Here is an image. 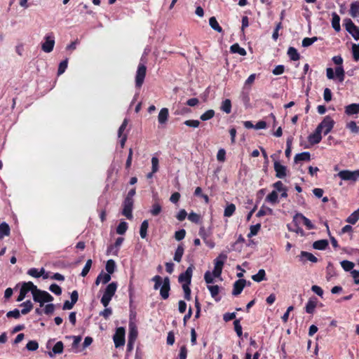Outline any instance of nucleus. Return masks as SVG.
Listing matches in <instances>:
<instances>
[{
  "label": "nucleus",
  "instance_id": "nucleus-4",
  "mask_svg": "<svg viewBox=\"0 0 359 359\" xmlns=\"http://www.w3.org/2000/svg\"><path fill=\"white\" fill-rule=\"evenodd\" d=\"M33 299L35 302L40 304V306H42L46 302H50L53 300V297L46 291L41 290L36 288L32 291Z\"/></svg>",
  "mask_w": 359,
  "mask_h": 359
},
{
  "label": "nucleus",
  "instance_id": "nucleus-47",
  "mask_svg": "<svg viewBox=\"0 0 359 359\" xmlns=\"http://www.w3.org/2000/svg\"><path fill=\"white\" fill-rule=\"evenodd\" d=\"M151 280L153 282H154V290H158L160 288V287H161V285H163V280H162V278L160 276H155L152 278Z\"/></svg>",
  "mask_w": 359,
  "mask_h": 359
},
{
  "label": "nucleus",
  "instance_id": "nucleus-63",
  "mask_svg": "<svg viewBox=\"0 0 359 359\" xmlns=\"http://www.w3.org/2000/svg\"><path fill=\"white\" fill-rule=\"evenodd\" d=\"M353 55L355 60H359V45L353 44Z\"/></svg>",
  "mask_w": 359,
  "mask_h": 359
},
{
  "label": "nucleus",
  "instance_id": "nucleus-37",
  "mask_svg": "<svg viewBox=\"0 0 359 359\" xmlns=\"http://www.w3.org/2000/svg\"><path fill=\"white\" fill-rule=\"evenodd\" d=\"M287 55L292 60L297 61L299 59V54L296 48L290 47L287 50Z\"/></svg>",
  "mask_w": 359,
  "mask_h": 359
},
{
  "label": "nucleus",
  "instance_id": "nucleus-12",
  "mask_svg": "<svg viewBox=\"0 0 359 359\" xmlns=\"http://www.w3.org/2000/svg\"><path fill=\"white\" fill-rule=\"evenodd\" d=\"M45 41L41 45V49L45 53H50L54 48L55 45V37L53 34L46 35L44 37Z\"/></svg>",
  "mask_w": 359,
  "mask_h": 359
},
{
  "label": "nucleus",
  "instance_id": "nucleus-41",
  "mask_svg": "<svg viewBox=\"0 0 359 359\" xmlns=\"http://www.w3.org/2000/svg\"><path fill=\"white\" fill-rule=\"evenodd\" d=\"M266 276L265 271L264 269H259L258 273L255 275H253L252 276V278L254 281L256 282H261L262 280H264Z\"/></svg>",
  "mask_w": 359,
  "mask_h": 359
},
{
  "label": "nucleus",
  "instance_id": "nucleus-27",
  "mask_svg": "<svg viewBox=\"0 0 359 359\" xmlns=\"http://www.w3.org/2000/svg\"><path fill=\"white\" fill-rule=\"evenodd\" d=\"M161 205L158 201H155L151 205L150 213L153 216H157L161 213Z\"/></svg>",
  "mask_w": 359,
  "mask_h": 359
},
{
  "label": "nucleus",
  "instance_id": "nucleus-22",
  "mask_svg": "<svg viewBox=\"0 0 359 359\" xmlns=\"http://www.w3.org/2000/svg\"><path fill=\"white\" fill-rule=\"evenodd\" d=\"M169 116V111L167 108H162L158 116V121L160 124H164L167 122Z\"/></svg>",
  "mask_w": 359,
  "mask_h": 359
},
{
  "label": "nucleus",
  "instance_id": "nucleus-26",
  "mask_svg": "<svg viewBox=\"0 0 359 359\" xmlns=\"http://www.w3.org/2000/svg\"><path fill=\"white\" fill-rule=\"evenodd\" d=\"M10 234V227L6 222L0 224V240Z\"/></svg>",
  "mask_w": 359,
  "mask_h": 359
},
{
  "label": "nucleus",
  "instance_id": "nucleus-16",
  "mask_svg": "<svg viewBox=\"0 0 359 359\" xmlns=\"http://www.w3.org/2000/svg\"><path fill=\"white\" fill-rule=\"evenodd\" d=\"M274 170L276 172V175L278 178H283L287 175V168L278 161L274 162Z\"/></svg>",
  "mask_w": 359,
  "mask_h": 359
},
{
  "label": "nucleus",
  "instance_id": "nucleus-55",
  "mask_svg": "<svg viewBox=\"0 0 359 359\" xmlns=\"http://www.w3.org/2000/svg\"><path fill=\"white\" fill-rule=\"evenodd\" d=\"M67 64H68L67 59L62 61L60 63L59 67H58V72H57V74L59 75H61L62 74H63L65 72V70H66V69L67 67Z\"/></svg>",
  "mask_w": 359,
  "mask_h": 359
},
{
  "label": "nucleus",
  "instance_id": "nucleus-50",
  "mask_svg": "<svg viewBox=\"0 0 359 359\" xmlns=\"http://www.w3.org/2000/svg\"><path fill=\"white\" fill-rule=\"evenodd\" d=\"M260 228L261 225L259 224L251 226L250 229V233H248V236L250 238L257 235Z\"/></svg>",
  "mask_w": 359,
  "mask_h": 359
},
{
  "label": "nucleus",
  "instance_id": "nucleus-2",
  "mask_svg": "<svg viewBox=\"0 0 359 359\" xmlns=\"http://www.w3.org/2000/svg\"><path fill=\"white\" fill-rule=\"evenodd\" d=\"M193 270V265L189 266L184 273H182L179 276L178 278L179 282L182 284V289L184 292V298L187 300L191 299V290L189 285L191 281Z\"/></svg>",
  "mask_w": 359,
  "mask_h": 359
},
{
  "label": "nucleus",
  "instance_id": "nucleus-9",
  "mask_svg": "<svg viewBox=\"0 0 359 359\" xmlns=\"http://www.w3.org/2000/svg\"><path fill=\"white\" fill-rule=\"evenodd\" d=\"M36 288V285L32 282L24 283L20 288V294L17 298V302H22L26 297L29 292L32 293V291Z\"/></svg>",
  "mask_w": 359,
  "mask_h": 359
},
{
  "label": "nucleus",
  "instance_id": "nucleus-6",
  "mask_svg": "<svg viewBox=\"0 0 359 359\" xmlns=\"http://www.w3.org/2000/svg\"><path fill=\"white\" fill-rule=\"evenodd\" d=\"M337 176L344 181L356 182L359 178V170H344L338 172Z\"/></svg>",
  "mask_w": 359,
  "mask_h": 359
},
{
  "label": "nucleus",
  "instance_id": "nucleus-24",
  "mask_svg": "<svg viewBox=\"0 0 359 359\" xmlns=\"http://www.w3.org/2000/svg\"><path fill=\"white\" fill-rule=\"evenodd\" d=\"M332 17V26L333 29L338 32L341 29L340 18L336 13H333Z\"/></svg>",
  "mask_w": 359,
  "mask_h": 359
},
{
  "label": "nucleus",
  "instance_id": "nucleus-46",
  "mask_svg": "<svg viewBox=\"0 0 359 359\" xmlns=\"http://www.w3.org/2000/svg\"><path fill=\"white\" fill-rule=\"evenodd\" d=\"M214 116H215V111L212 109H209V110L206 111L205 113H203V114H201L200 118L202 121H208V120L211 119L212 117H214Z\"/></svg>",
  "mask_w": 359,
  "mask_h": 359
},
{
  "label": "nucleus",
  "instance_id": "nucleus-31",
  "mask_svg": "<svg viewBox=\"0 0 359 359\" xmlns=\"http://www.w3.org/2000/svg\"><path fill=\"white\" fill-rule=\"evenodd\" d=\"M221 110L226 114H230L231 111V102L229 99L224 100L221 104Z\"/></svg>",
  "mask_w": 359,
  "mask_h": 359
},
{
  "label": "nucleus",
  "instance_id": "nucleus-36",
  "mask_svg": "<svg viewBox=\"0 0 359 359\" xmlns=\"http://www.w3.org/2000/svg\"><path fill=\"white\" fill-rule=\"evenodd\" d=\"M149 227V222L147 220H144L140 226V234L142 238H145L147 235V229Z\"/></svg>",
  "mask_w": 359,
  "mask_h": 359
},
{
  "label": "nucleus",
  "instance_id": "nucleus-56",
  "mask_svg": "<svg viewBox=\"0 0 359 359\" xmlns=\"http://www.w3.org/2000/svg\"><path fill=\"white\" fill-rule=\"evenodd\" d=\"M299 224L294 223V227H292L290 225H287V228L290 231L295 232L298 234L304 235V231L299 226Z\"/></svg>",
  "mask_w": 359,
  "mask_h": 359
},
{
  "label": "nucleus",
  "instance_id": "nucleus-58",
  "mask_svg": "<svg viewBox=\"0 0 359 359\" xmlns=\"http://www.w3.org/2000/svg\"><path fill=\"white\" fill-rule=\"evenodd\" d=\"M200 215L194 212H190L188 215L189 220L196 224L200 222Z\"/></svg>",
  "mask_w": 359,
  "mask_h": 359
},
{
  "label": "nucleus",
  "instance_id": "nucleus-51",
  "mask_svg": "<svg viewBox=\"0 0 359 359\" xmlns=\"http://www.w3.org/2000/svg\"><path fill=\"white\" fill-rule=\"evenodd\" d=\"M318 40V38L316 36L312 37V38H304L302 40V46L303 47H308L312 45L314 42H316Z\"/></svg>",
  "mask_w": 359,
  "mask_h": 359
},
{
  "label": "nucleus",
  "instance_id": "nucleus-34",
  "mask_svg": "<svg viewBox=\"0 0 359 359\" xmlns=\"http://www.w3.org/2000/svg\"><path fill=\"white\" fill-rule=\"evenodd\" d=\"M350 13L353 18L359 17V1H355L351 4Z\"/></svg>",
  "mask_w": 359,
  "mask_h": 359
},
{
  "label": "nucleus",
  "instance_id": "nucleus-33",
  "mask_svg": "<svg viewBox=\"0 0 359 359\" xmlns=\"http://www.w3.org/2000/svg\"><path fill=\"white\" fill-rule=\"evenodd\" d=\"M184 247L182 245H179L174 255V260L177 262H180L184 254Z\"/></svg>",
  "mask_w": 359,
  "mask_h": 359
},
{
  "label": "nucleus",
  "instance_id": "nucleus-7",
  "mask_svg": "<svg viewBox=\"0 0 359 359\" xmlns=\"http://www.w3.org/2000/svg\"><path fill=\"white\" fill-rule=\"evenodd\" d=\"M227 258V256L224 254H220L215 260H214V269L213 273L215 277L219 278L220 277L222 271V268Z\"/></svg>",
  "mask_w": 359,
  "mask_h": 359
},
{
  "label": "nucleus",
  "instance_id": "nucleus-40",
  "mask_svg": "<svg viewBox=\"0 0 359 359\" xmlns=\"http://www.w3.org/2000/svg\"><path fill=\"white\" fill-rule=\"evenodd\" d=\"M236 210V206L233 203H230L227 205V206L224 209V216L226 217H230L233 215Z\"/></svg>",
  "mask_w": 359,
  "mask_h": 359
},
{
  "label": "nucleus",
  "instance_id": "nucleus-61",
  "mask_svg": "<svg viewBox=\"0 0 359 359\" xmlns=\"http://www.w3.org/2000/svg\"><path fill=\"white\" fill-rule=\"evenodd\" d=\"M20 312L18 309H15L13 311H10L6 313V316L8 318H14L15 319H18L20 318Z\"/></svg>",
  "mask_w": 359,
  "mask_h": 359
},
{
  "label": "nucleus",
  "instance_id": "nucleus-57",
  "mask_svg": "<svg viewBox=\"0 0 359 359\" xmlns=\"http://www.w3.org/2000/svg\"><path fill=\"white\" fill-rule=\"evenodd\" d=\"M26 348L29 351H36L39 348V344L36 341H29L27 345Z\"/></svg>",
  "mask_w": 359,
  "mask_h": 359
},
{
  "label": "nucleus",
  "instance_id": "nucleus-10",
  "mask_svg": "<svg viewBox=\"0 0 359 359\" xmlns=\"http://www.w3.org/2000/svg\"><path fill=\"white\" fill-rule=\"evenodd\" d=\"M125 329L123 327H118L113 337L114 345L116 348L122 346L125 344Z\"/></svg>",
  "mask_w": 359,
  "mask_h": 359
},
{
  "label": "nucleus",
  "instance_id": "nucleus-1",
  "mask_svg": "<svg viewBox=\"0 0 359 359\" xmlns=\"http://www.w3.org/2000/svg\"><path fill=\"white\" fill-rule=\"evenodd\" d=\"M334 64L338 65L334 70L331 67L326 69V76L328 79L338 80L339 82L342 83L345 79V72L342 67L343 59L341 56L337 55L332 57Z\"/></svg>",
  "mask_w": 359,
  "mask_h": 359
},
{
  "label": "nucleus",
  "instance_id": "nucleus-17",
  "mask_svg": "<svg viewBox=\"0 0 359 359\" xmlns=\"http://www.w3.org/2000/svg\"><path fill=\"white\" fill-rule=\"evenodd\" d=\"M246 280L244 279H239L236 280L233 284V289L232 291V294L234 296H237L241 293L243 288L245 286Z\"/></svg>",
  "mask_w": 359,
  "mask_h": 359
},
{
  "label": "nucleus",
  "instance_id": "nucleus-25",
  "mask_svg": "<svg viewBox=\"0 0 359 359\" xmlns=\"http://www.w3.org/2000/svg\"><path fill=\"white\" fill-rule=\"evenodd\" d=\"M310 154L307 151L302 152L300 154H296L294 156V162L298 163L299 161H310Z\"/></svg>",
  "mask_w": 359,
  "mask_h": 359
},
{
  "label": "nucleus",
  "instance_id": "nucleus-23",
  "mask_svg": "<svg viewBox=\"0 0 359 359\" xmlns=\"http://www.w3.org/2000/svg\"><path fill=\"white\" fill-rule=\"evenodd\" d=\"M208 289L212 297L214 298L216 302L220 301L221 297L219 296V287L218 285H208Z\"/></svg>",
  "mask_w": 359,
  "mask_h": 359
},
{
  "label": "nucleus",
  "instance_id": "nucleus-43",
  "mask_svg": "<svg viewBox=\"0 0 359 359\" xmlns=\"http://www.w3.org/2000/svg\"><path fill=\"white\" fill-rule=\"evenodd\" d=\"M341 266L343 269L346 271H351L354 267V263L348 260H344L341 262Z\"/></svg>",
  "mask_w": 359,
  "mask_h": 359
},
{
  "label": "nucleus",
  "instance_id": "nucleus-20",
  "mask_svg": "<svg viewBox=\"0 0 359 359\" xmlns=\"http://www.w3.org/2000/svg\"><path fill=\"white\" fill-rule=\"evenodd\" d=\"M322 133L316 128L315 132L308 137V140L311 144H318L322 140Z\"/></svg>",
  "mask_w": 359,
  "mask_h": 359
},
{
  "label": "nucleus",
  "instance_id": "nucleus-49",
  "mask_svg": "<svg viewBox=\"0 0 359 359\" xmlns=\"http://www.w3.org/2000/svg\"><path fill=\"white\" fill-rule=\"evenodd\" d=\"M52 351L54 354H60L63 351V344L62 341H57L53 346Z\"/></svg>",
  "mask_w": 359,
  "mask_h": 359
},
{
  "label": "nucleus",
  "instance_id": "nucleus-42",
  "mask_svg": "<svg viewBox=\"0 0 359 359\" xmlns=\"http://www.w3.org/2000/svg\"><path fill=\"white\" fill-rule=\"evenodd\" d=\"M106 271L109 273H113L116 269V263L113 259H109L105 266Z\"/></svg>",
  "mask_w": 359,
  "mask_h": 359
},
{
  "label": "nucleus",
  "instance_id": "nucleus-45",
  "mask_svg": "<svg viewBox=\"0 0 359 359\" xmlns=\"http://www.w3.org/2000/svg\"><path fill=\"white\" fill-rule=\"evenodd\" d=\"M128 224L127 222L123 221L121 222L118 226L116 228V233L120 235H123L126 233L128 229Z\"/></svg>",
  "mask_w": 359,
  "mask_h": 359
},
{
  "label": "nucleus",
  "instance_id": "nucleus-3",
  "mask_svg": "<svg viewBox=\"0 0 359 359\" xmlns=\"http://www.w3.org/2000/svg\"><path fill=\"white\" fill-rule=\"evenodd\" d=\"M117 287L118 284L116 282H112L106 287L100 301L104 307L108 306L109 304L110 301L116 293Z\"/></svg>",
  "mask_w": 359,
  "mask_h": 359
},
{
  "label": "nucleus",
  "instance_id": "nucleus-21",
  "mask_svg": "<svg viewBox=\"0 0 359 359\" xmlns=\"http://www.w3.org/2000/svg\"><path fill=\"white\" fill-rule=\"evenodd\" d=\"M111 273L101 272L95 280V285H98L100 283L106 284L111 280Z\"/></svg>",
  "mask_w": 359,
  "mask_h": 359
},
{
  "label": "nucleus",
  "instance_id": "nucleus-44",
  "mask_svg": "<svg viewBox=\"0 0 359 359\" xmlns=\"http://www.w3.org/2000/svg\"><path fill=\"white\" fill-rule=\"evenodd\" d=\"M273 214V210L270 208L262 206L260 210L258 211L257 215L258 217H262L264 215H271Z\"/></svg>",
  "mask_w": 359,
  "mask_h": 359
},
{
  "label": "nucleus",
  "instance_id": "nucleus-48",
  "mask_svg": "<svg viewBox=\"0 0 359 359\" xmlns=\"http://www.w3.org/2000/svg\"><path fill=\"white\" fill-rule=\"evenodd\" d=\"M346 128H348L351 133L358 134L359 133V127L357 126L355 121H351L346 125Z\"/></svg>",
  "mask_w": 359,
  "mask_h": 359
},
{
  "label": "nucleus",
  "instance_id": "nucleus-19",
  "mask_svg": "<svg viewBox=\"0 0 359 359\" xmlns=\"http://www.w3.org/2000/svg\"><path fill=\"white\" fill-rule=\"evenodd\" d=\"M318 300L316 297H311L306 304L305 310L307 313L312 314L317 306Z\"/></svg>",
  "mask_w": 359,
  "mask_h": 359
},
{
  "label": "nucleus",
  "instance_id": "nucleus-29",
  "mask_svg": "<svg viewBox=\"0 0 359 359\" xmlns=\"http://www.w3.org/2000/svg\"><path fill=\"white\" fill-rule=\"evenodd\" d=\"M328 245V241L327 240L323 239L315 241L313 244V248L316 250H325Z\"/></svg>",
  "mask_w": 359,
  "mask_h": 359
},
{
  "label": "nucleus",
  "instance_id": "nucleus-35",
  "mask_svg": "<svg viewBox=\"0 0 359 359\" xmlns=\"http://www.w3.org/2000/svg\"><path fill=\"white\" fill-rule=\"evenodd\" d=\"M300 257L302 259H305L313 263H316L318 261V259L313 254L305 251L301 252Z\"/></svg>",
  "mask_w": 359,
  "mask_h": 359
},
{
  "label": "nucleus",
  "instance_id": "nucleus-53",
  "mask_svg": "<svg viewBox=\"0 0 359 359\" xmlns=\"http://www.w3.org/2000/svg\"><path fill=\"white\" fill-rule=\"evenodd\" d=\"M91 266H92V260L88 259L82 271H81V275L83 277H85L88 273L90 269L91 268Z\"/></svg>",
  "mask_w": 359,
  "mask_h": 359
},
{
  "label": "nucleus",
  "instance_id": "nucleus-60",
  "mask_svg": "<svg viewBox=\"0 0 359 359\" xmlns=\"http://www.w3.org/2000/svg\"><path fill=\"white\" fill-rule=\"evenodd\" d=\"M49 290L56 295H60L62 293V289L61 287L57 285V284H52L50 285Z\"/></svg>",
  "mask_w": 359,
  "mask_h": 359
},
{
  "label": "nucleus",
  "instance_id": "nucleus-14",
  "mask_svg": "<svg viewBox=\"0 0 359 359\" xmlns=\"http://www.w3.org/2000/svg\"><path fill=\"white\" fill-rule=\"evenodd\" d=\"M170 289V279L168 277H165L163 280V285L160 288V294L163 299H167L168 298Z\"/></svg>",
  "mask_w": 359,
  "mask_h": 359
},
{
  "label": "nucleus",
  "instance_id": "nucleus-11",
  "mask_svg": "<svg viewBox=\"0 0 359 359\" xmlns=\"http://www.w3.org/2000/svg\"><path fill=\"white\" fill-rule=\"evenodd\" d=\"M293 222L295 224H303L309 230L315 229V226L313 224L311 220L303 215L302 213H297L293 217Z\"/></svg>",
  "mask_w": 359,
  "mask_h": 359
},
{
  "label": "nucleus",
  "instance_id": "nucleus-18",
  "mask_svg": "<svg viewBox=\"0 0 359 359\" xmlns=\"http://www.w3.org/2000/svg\"><path fill=\"white\" fill-rule=\"evenodd\" d=\"M345 114L348 116L359 114V103H353L346 106Z\"/></svg>",
  "mask_w": 359,
  "mask_h": 359
},
{
  "label": "nucleus",
  "instance_id": "nucleus-32",
  "mask_svg": "<svg viewBox=\"0 0 359 359\" xmlns=\"http://www.w3.org/2000/svg\"><path fill=\"white\" fill-rule=\"evenodd\" d=\"M358 220L359 209L356 210L351 215H349L346 219V222L351 224H355Z\"/></svg>",
  "mask_w": 359,
  "mask_h": 359
},
{
  "label": "nucleus",
  "instance_id": "nucleus-30",
  "mask_svg": "<svg viewBox=\"0 0 359 359\" xmlns=\"http://www.w3.org/2000/svg\"><path fill=\"white\" fill-rule=\"evenodd\" d=\"M266 201L272 205L278 203V195L276 191H271L266 198Z\"/></svg>",
  "mask_w": 359,
  "mask_h": 359
},
{
  "label": "nucleus",
  "instance_id": "nucleus-15",
  "mask_svg": "<svg viewBox=\"0 0 359 359\" xmlns=\"http://www.w3.org/2000/svg\"><path fill=\"white\" fill-rule=\"evenodd\" d=\"M137 337V329L135 325L133 323H129V335H128V347H132L133 342Z\"/></svg>",
  "mask_w": 359,
  "mask_h": 359
},
{
  "label": "nucleus",
  "instance_id": "nucleus-8",
  "mask_svg": "<svg viewBox=\"0 0 359 359\" xmlns=\"http://www.w3.org/2000/svg\"><path fill=\"white\" fill-rule=\"evenodd\" d=\"M147 67L144 64L140 63L135 75V86L140 88L144 83L146 76Z\"/></svg>",
  "mask_w": 359,
  "mask_h": 359
},
{
  "label": "nucleus",
  "instance_id": "nucleus-54",
  "mask_svg": "<svg viewBox=\"0 0 359 359\" xmlns=\"http://www.w3.org/2000/svg\"><path fill=\"white\" fill-rule=\"evenodd\" d=\"M158 158L156 156H153L151 158V170L153 171V172H157L158 171Z\"/></svg>",
  "mask_w": 359,
  "mask_h": 359
},
{
  "label": "nucleus",
  "instance_id": "nucleus-64",
  "mask_svg": "<svg viewBox=\"0 0 359 359\" xmlns=\"http://www.w3.org/2000/svg\"><path fill=\"white\" fill-rule=\"evenodd\" d=\"M351 273L353 278L354 283L355 285H359V271L352 270Z\"/></svg>",
  "mask_w": 359,
  "mask_h": 359
},
{
  "label": "nucleus",
  "instance_id": "nucleus-5",
  "mask_svg": "<svg viewBox=\"0 0 359 359\" xmlns=\"http://www.w3.org/2000/svg\"><path fill=\"white\" fill-rule=\"evenodd\" d=\"M334 123V121L330 116H326L316 128L320 133L326 135L332 130Z\"/></svg>",
  "mask_w": 359,
  "mask_h": 359
},
{
  "label": "nucleus",
  "instance_id": "nucleus-38",
  "mask_svg": "<svg viewBox=\"0 0 359 359\" xmlns=\"http://www.w3.org/2000/svg\"><path fill=\"white\" fill-rule=\"evenodd\" d=\"M21 306H22L23 308L20 312L22 314L25 315V314L28 313L32 309L33 304L30 300H27V301L23 302L21 304Z\"/></svg>",
  "mask_w": 359,
  "mask_h": 359
},
{
  "label": "nucleus",
  "instance_id": "nucleus-39",
  "mask_svg": "<svg viewBox=\"0 0 359 359\" xmlns=\"http://www.w3.org/2000/svg\"><path fill=\"white\" fill-rule=\"evenodd\" d=\"M209 24H210V26L215 31L218 32H222V28L221 27V26L219 25V23L217 22L216 18L215 17H211L210 19H209Z\"/></svg>",
  "mask_w": 359,
  "mask_h": 359
},
{
  "label": "nucleus",
  "instance_id": "nucleus-62",
  "mask_svg": "<svg viewBox=\"0 0 359 359\" xmlns=\"http://www.w3.org/2000/svg\"><path fill=\"white\" fill-rule=\"evenodd\" d=\"M185 236H186V231L184 229H180L175 232V238L177 241H181L184 238Z\"/></svg>",
  "mask_w": 359,
  "mask_h": 359
},
{
  "label": "nucleus",
  "instance_id": "nucleus-52",
  "mask_svg": "<svg viewBox=\"0 0 359 359\" xmlns=\"http://www.w3.org/2000/svg\"><path fill=\"white\" fill-rule=\"evenodd\" d=\"M214 273L209 271H206L204 275V279L206 283L210 284L214 282L215 278Z\"/></svg>",
  "mask_w": 359,
  "mask_h": 359
},
{
  "label": "nucleus",
  "instance_id": "nucleus-13",
  "mask_svg": "<svg viewBox=\"0 0 359 359\" xmlns=\"http://www.w3.org/2000/svg\"><path fill=\"white\" fill-rule=\"evenodd\" d=\"M123 208L122 211V214L126 216L128 219H131L133 218V200L125 199L123 201Z\"/></svg>",
  "mask_w": 359,
  "mask_h": 359
},
{
  "label": "nucleus",
  "instance_id": "nucleus-28",
  "mask_svg": "<svg viewBox=\"0 0 359 359\" xmlns=\"http://www.w3.org/2000/svg\"><path fill=\"white\" fill-rule=\"evenodd\" d=\"M231 52L233 53H238L240 55L244 56L246 55V50L241 47L238 43L233 44L230 48Z\"/></svg>",
  "mask_w": 359,
  "mask_h": 359
},
{
  "label": "nucleus",
  "instance_id": "nucleus-59",
  "mask_svg": "<svg viewBox=\"0 0 359 359\" xmlns=\"http://www.w3.org/2000/svg\"><path fill=\"white\" fill-rule=\"evenodd\" d=\"M128 121L127 118H125L122 123V124L121 125V126L119 127L118 128V135L119 137H122L123 135V133L124 132V130H126L127 126H128Z\"/></svg>",
  "mask_w": 359,
  "mask_h": 359
}]
</instances>
